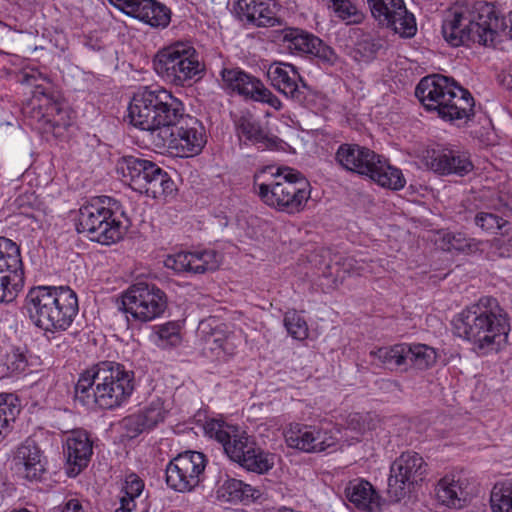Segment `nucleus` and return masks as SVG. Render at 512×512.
<instances>
[{"instance_id":"nucleus-3","label":"nucleus","mask_w":512,"mask_h":512,"mask_svg":"<svg viewBox=\"0 0 512 512\" xmlns=\"http://www.w3.org/2000/svg\"><path fill=\"white\" fill-rule=\"evenodd\" d=\"M505 27V18L499 17L493 4L477 1L471 8L448 10L442 22V35L453 47L469 42L494 46Z\"/></svg>"},{"instance_id":"nucleus-5","label":"nucleus","mask_w":512,"mask_h":512,"mask_svg":"<svg viewBox=\"0 0 512 512\" xmlns=\"http://www.w3.org/2000/svg\"><path fill=\"white\" fill-rule=\"evenodd\" d=\"M415 96L429 112L454 123L474 116V98L452 77L431 74L423 77L415 88Z\"/></svg>"},{"instance_id":"nucleus-22","label":"nucleus","mask_w":512,"mask_h":512,"mask_svg":"<svg viewBox=\"0 0 512 512\" xmlns=\"http://www.w3.org/2000/svg\"><path fill=\"white\" fill-rule=\"evenodd\" d=\"M67 474L76 477L90 462L93 443L84 430H74L66 439Z\"/></svg>"},{"instance_id":"nucleus-18","label":"nucleus","mask_w":512,"mask_h":512,"mask_svg":"<svg viewBox=\"0 0 512 512\" xmlns=\"http://www.w3.org/2000/svg\"><path fill=\"white\" fill-rule=\"evenodd\" d=\"M423 161L428 169L439 175L463 177L474 168L470 156L466 152L439 145L427 149Z\"/></svg>"},{"instance_id":"nucleus-37","label":"nucleus","mask_w":512,"mask_h":512,"mask_svg":"<svg viewBox=\"0 0 512 512\" xmlns=\"http://www.w3.org/2000/svg\"><path fill=\"white\" fill-rule=\"evenodd\" d=\"M17 402L13 394H0V443L10 432V423L15 421L20 412Z\"/></svg>"},{"instance_id":"nucleus-64","label":"nucleus","mask_w":512,"mask_h":512,"mask_svg":"<svg viewBox=\"0 0 512 512\" xmlns=\"http://www.w3.org/2000/svg\"><path fill=\"white\" fill-rule=\"evenodd\" d=\"M352 261H353V259H351V258H347V259H345V262H347V265H348L349 267H351V266H352Z\"/></svg>"},{"instance_id":"nucleus-57","label":"nucleus","mask_w":512,"mask_h":512,"mask_svg":"<svg viewBox=\"0 0 512 512\" xmlns=\"http://www.w3.org/2000/svg\"><path fill=\"white\" fill-rule=\"evenodd\" d=\"M159 338L166 339L171 343L179 340V333L177 331V326L173 323H167L159 327L158 330Z\"/></svg>"},{"instance_id":"nucleus-41","label":"nucleus","mask_w":512,"mask_h":512,"mask_svg":"<svg viewBox=\"0 0 512 512\" xmlns=\"http://www.w3.org/2000/svg\"><path fill=\"white\" fill-rule=\"evenodd\" d=\"M25 284V276L0 274V303L12 302Z\"/></svg>"},{"instance_id":"nucleus-1","label":"nucleus","mask_w":512,"mask_h":512,"mask_svg":"<svg viewBox=\"0 0 512 512\" xmlns=\"http://www.w3.org/2000/svg\"><path fill=\"white\" fill-rule=\"evenodd\" d=\"M135 389L134 371L114 361H101L82 373L75 385V400L101 409L120 407Z\"/></svg>"},{"instance_id":"nucleus-11","label":"nucleus","mask_w":512,"mask_h":512,"mask_svg":"<svg viewBox=\"0 0 512 512\" xmlns=\"http://www.w3.org/2000/svg\"><path fill=\"white\" fill-rule=\"evenodd\" d=\"M117 170L133 190L149 197H166L175 190L169 174L151 160L127 155L121 158Z\"/></svg>"},{"instance_id":"nucleus-52","label":"nucleus","mask_w":512,"mask_h":512,"mask_svg":"<svg viewBox=\"0 0 512 512\" xmlns=\"http://www.w3.org/2000/svg\"><path fill=\"white\" fill-rule=\"evenodd\" d=\"M111 4L124 12L126 15L134 17L140 12V8L145 0H109Z\"/></svg>"},{"instance_id":"nucleus-46","label":"nucleus","mask_w":512,"mask_h":512,"mask_svg":"<svg viewBox=\"0 0 512 512\" xmlns=\"http://www.w3.org/2000/svg\"><path fill=\"white\" fill-rule=\"evenodd\" d=\"M331 3L336 16L347 24L361 22L363 14L350 0H331Z\"/></svg>"},{"instance_id":"nucleus-27","label":"nucleus","mask_w":512,"mask_h":512,"mask_svg":"<svg viewBox=\"0 0 512 512\" xmlns=\"http://www.w3.org/2000/svg\"><path fill=\"white\" fill-rule=\"evenodd\" d=\"M344 494L346 499L356 508L376 512L380 510L381 497L372 484L363 479H353L348 482Z\"/></svg>"},{"instance_id":"nucleus-34","label":"nucleus","mask_w":512,"mask_h":512,"mask_svg":"<svg viewBox=\"0 0 512 512\" xmlns=\"http://www.w3.org/2000/svg\"><path fill=\"white\" fill-rule=\"evenodd\" d=\"M370 356L378 359L389 370H407L406 343L372 350Z\"/></svg>"},{"instance_id":"nucleus-62","label":"nucleus","mask_w":512,"mask_h":512,"mask_svg":"<svg viewBox=\"0 0 512 512\" xmlns=\"http://www.w3.org/2000/svg\"><path fill=\"white\" fill-rule=\"evenodd\" d=\"M508 20L510 22V26L508 27L506 25L505 30L501 31L500 34L504 33L506 36H508L510 39H512V11L508 15Z\"/></svg>"},{"instance_id":"nucleus-35","label":"nucleus","mask_w":512,"mask_h":512,"mask_svg":"<svg viewBox=\"0 0 512 512\" xmlns=\"http://www.w3.org/2000/svg\"><path fill=\"white\" fill-rule=\"evenodd\" d=\"M407 368L411 365L418 369H428L436 363L437 353L425 344H406Z\"/></svg>"},{"instance_id":"nucleus-38","label":"nucleus","mask_w":512,"mask_h":512,"mask_svg":"<svg viewBox=\"0 0 512 512\" xmlns=\"http://www.w3.org/2000/svg\"><path fill=\"white\" fill-rule=\"evenodd\" d=\"M481 201L487 209L498 211L504 215L512 214V195L496 189L483 190Z\"/></svg>"},{"instance_id":"nucleus-14","label":"nucleus","mask_w":512,"mask_h":512,"mask_svg":"<svg viewBox=\"0 0 512 512\" xmlns=\"http://www.w3.org/2000/svg\"><path fill=\"white\" fill-rule=\"evenodd\" d=\"M207 458L199 451H184L166 467L167 485L180 493L193 491L204 479Z\"/></svg>"},{"instance_id":"nucleus-25","label":"nucleus","mask_w":512,"mask_h":512,"mask_svg":"<svg viewBox=\"0 0 512 512\" xmlns=\"http://www.w3.org/2000/svg\"><path fill=\"white\" fill-rule=\"evenodd\" d=\"M235 11L241 21H247L257 27L281 24L268 0H238Z\"/></svg>"},{"instance_id":"nucleus-59","label":"nucleus","mask_w":512,"mask_h":512,"mask_svg":"<svg viewBox=\"0 0 512 512\" xmlns=\"http://www.w3.org/2000/svg\"><path fill=\"white\" fill-rule=\"evenodd\" d=\"M114 512H139V506L131 498L120 499V506Z\"/></svg>"},{"instance_id":"nucleus-61","label":"nucleus","mask_w":512,"mask_h":512,"mask_svg":"<svg viewBox=\"0 0 512 512\" xmlns=\"http://www.w3.org/2000/svg\"><path fill=\"white\" fill-rule=\"evenodd\" d=\"M319 269L321 270V274L324 277H331L335 274L334 267L330 263H326L323 268L319 267Z\"/></svg>"},{"instance_id":"nucleus-10","label":"nucleus","mask_w":512,"mask_h":512,"mask_svg":"<svg viewBox=\"0 0 512 512\" xmlns=\"http://www.w3.org/2000/svg\"><path fill=\"white\" fill-rule=\"evenodd\" d=\"M155 72L166 82L190 87L201 80L206 66L200 53L189 42H174L160 49L153 58Z\"/></svg>"},{"instance_id":"nucleus-32","label":"nucleus","mask_w":512,"mask_h":512,"mask_svg":"<svg viewBox=\"0 0 512 512\" xmlns=\"http://www.w3.org/2000/svg\"><path fill=\"white\" fill-rule=\"evenodd\" d=\"M25 276L20 247L11 239L0 237V274Z\"/></svg>"},{"instance_id":"nucleus-49","label":"nucleus","mask_w":512,"mask_h":512,"mask_svg":"<svg viewBox=\"0 0 512 512\" xmlns=\"http://www.w3.org/2000/svg\"><path fill=\"white\" fill-rule=\"evenodd\" d=\"M313 429V452H323L337 443L333 433L322 428L312 426Z\"/></svg>"},{"instance_id":"nucleus-12","label":"nucleus","mask_w":512,"mask_h":512,"mask_svg":"<svg viewBox=\"0 0 512 512\" xmlns=\"http://www.w3.org/2000/svg\"><path fill=\"white\" fill-rule=\"evenodd\" d=\"M122 309L134 319L149 322L160 317L168 306L166 293L156 284L140 281L122 294Z\"/></svg>"},{"instance_id":"nucleus-33","label":"nucleus","mask_w":512,"mask_h":512,"mask_svg":"<svg viewBox=\"0 0 512 512\" xmlns=\"http://www.w3.org/2000/svg\"><path fill=\"white\" fill-rule=\"evenodd\" d=\"M136 19L153 28H166L171 21V10L156 0H145Z\"/></svg>"},{"instance_id":"nucleus-7","label":"nucleus","mask_w":512,"mask_h":512,"mask_svg":"<svg viewBox=\"0 0 512 512\" xmlns=\"http://www.w3.org/2000/svg\"><path fill=\"white\" fill-rule=\"evenodd\" d=\"M124 215L119 201L107 196L97 197L80 207L76 230L102 245L114 244L126 234L127 225L120 219Z\"/></svg>"},{"instance_id":"nucleus-9","label":"nucleus","mask_w":512,"mask_h":512,"mask_svg":"<svg viewBox=\"0 0 512 512\" xmlns=\"http://www.w3.org/2000/svg\"><path fill=\"white\" fill-rule=\"evenodd\" d=\"M270 183L258 184L257 195L267 206L278 212L294 215L302 212L311 197V185L306 177L288 166L271 172Z\"/></svg>"},{"instance_id":"nucleus-50","label":"nucleus","mask_w":512,"mask_h":512,"mask_svg":"<svg viewBox=\"0 0 512 512\" xmlns=\"http://www.w3.org/2000/svg\"><path fill=\"white\" fill-rule=\"evenodd\" d=\"M191 254L192 252H179L167 259L166 266L179 273H189V268H191L190 261L192 259Z\"/></svg>"},{"instance_id":"nucleus-23","label":"nucleus","mask_w":512,"mask_h":512,"mask_svg":"<svg viewBox=\"0 0 512 512\" xmlns=\"http://www.w3.org/2000/svg\"><path fill=\"white\" fill-rule=\"evenodd\" d=\"M166 415L164 401L161 398H156L138 412L125 417L122 423L127 435L130 438H135L145 431L154 429L165 420Z\"/></svg>"},{"instance_id":"nucleus-56","label":"nucleus","mask_w":512,"mask_h":512,"mask_svg":"<svg viewBox=\"0 0 512 512\" xmlns=\"http://www.w3.org/2000/svg\"><path fill=\"white\" fill-rule=\"evenodd\" d=\"M347 424L350 429L359 433H363L368 428L366 416H363L359 413L350 414L347 420Z\"/></svg>"},{"instance_id":"nucleus-63","label":"nucleus","mask_w":512,"mask_h":512,"mask_svg":"<svg viewBox=\"0 0 512 512\" xmlns=\"http://www.w3.org/2000/svg\"><path fill=\"white\" fill-rule=\"evenodd\" d=\"M24 200H25V197H24V196H20V197L17 199V202H18L19 206H21V207H22V206H24V204H25V201H24Z\"/></svg>"},{"instance_id":"nucleus-40","label":"nucleus","mask_w":512,"mask_h":512,"mask_svg":"<svg viewBox=\"0 0 512 512\" xmlns=\"http://www.w3.org/2000/svg\"><path fill=\"white\" fill-rule=\"evenodd\" d=\"M286 443L289 447L304 452H313V429L312 426H301L296 424L286 434Z\"/></svg>"},{"instance_id":"nucleus-60","label":"nucleus","mask_w":512,"mask_h":512,"mask_svg":"<svg viewBox=\"0 0 512 512\" xmlns=\"http://www.w3.org/2000/svg\"><path fill=\"white\" fill-rule=\"evenodd\" d=\"M62 512H84V509L78 499H70L64 505Z\"/></svg>"},{"instance_id":"nucleus-58","label":"nucleus","mask_w":512,"mask_h":512,"mask_svg":"<svg viewBox=\"0 0 512 512\" xmlns=\"http://www.w3.org/2000/svg\"><path fill=\"white\" fill-rule=\"evenodd\" d=\"M191 268H189V273L193 274H203L206 271V268L204 266V263L202 262L201 257L199 256L198 252H192L191 254Z\"/></svg>"},{"instance_id":"nucleus-31","label":"nucleus","mask_w":512,"mask_h":512,"mask_svg":"<svg viewBox=\"0 0 512 512\" xmlns=\"http://www.w3.org/2000/svg\"><path fill=\"white\" fill-rule=\"evenodd\" d=\"M372 170L368 177L381 187L400 190L406 184L402 171L391 166L387 159L381 155H379Z\"/></svg>"},{"instance_id":"nucleus-29","label":"nucleus","mask_w":512,"mask_h":512,"mask_svg":"<svg viewBox=\"0 0 512 512\" xmlns=\"http://www.w3.org/2000/svg\"><path fill=\"white\" fill-rule=\"evenodd\" d=\"M218 498L227 502L248 504L258 500L262 491L235 478H227L217 490Z\"/></svg>"},{"instance_id":"nucleus-30","label":"nucleus","mask_w":512,"mask_h":512,"mask_svg":"<svg viewBox=\"0 0 512 512\" xmlns=\"http://www.w3.org/2000/svg\"><path fill=\"white\" fill-rule=\"evenodd\" d=\"M469 493L463 488L460 479L443 477L436 486V497L440 503L453 508H462L466 505Z\"/></svg>"},{"instance_id":"nucleus-17","label":"nucleus","mask_w":512,"mask_h":512,"mask_svg":"<svg viewBox=\"0 0 512 512\" xmlns=\"http://www.w3.org/2000/svg\"><path fill=\"white\" fill-rule=\"evenodd\" d=\"M172 133L165 145H154L157 148H175L182 157H191L199 154L206 143L205 131L202 123L195 117L183 115L177 124L170 129Z\"/></svg>"},{"instance_id":"nucleus-54","label":"nucleus","mask_w":512,"mask_h":512,"mask_svg":"<svg viewBox=\"0 0 512 512\" xmlns=\"http://www.w3.org/2000/svg\"><path fill=\"white\" fill-rule=\"evenodd\" d=\"M492 246L499 257L506 258L512 256V237L506 238L502 236L495 238Z\"/></svg>"},{"instance_id":"nucleus-15","label":"nucleus","mask_w":512,"mask_h":512,"mask_svg":"<svg viewBox=\"0 0 512 512\" xmlns=\"http://www.w3.org/2000/svg\"><path fill=\"white\" fill-rule=\"evenodd\" d=\"M280 46L298 56L316 58L320 63L333 66L338 60L334 49L316 35L297 27H285L277 32Z\"/></svg>"},{"instance_id":"nucleus-26","label":"nucleus","mask_w":512,"mask_h":512,"mask_svg":"<svg viewBox=\"0 0 512 512\" xmlns=\"http://www.w3.org/2000/svg\"><path fill=\"white\" fill-rule=\"evenodd\" d=\"M236 135L244 143H250L260 149L272 148L276 139L271 138L265 132L259 120L250 112H243L234 119Z\"/></svg>"},{"instance_id":"nucleus-47","label":"nucleus","mask_w":512,"mask_h":512,"mask_svg":"<svg viewBox=\"0 0 512 512\" xmlns=\"http://www.w3.org/2000/svg\"><path fill=\"white\" fill-rule=\"evenodd\" d=\"M475 225L485 231L502 230L509 226V222L503 217L493 213L480 211L474 217Z\"/></svg>"},{"instance_id":"nucleus-39","label":"nucleus","mask_w":512,"mask_h":512,"mask_svg":"<svg viewBox=\"0 0 512 512\" xmlns=\"http://www.w3.org/2000/svg\"><path fill=\"white\" fill-rule=\"evenodd\" d=\"M403 13L399 15L395 14V17L388 18L381 22L387 28L392 29L395 33L401 37L410 38L413 37L417 31L416 21L412 13H409L404 6Z\"/></svg>"},{"instance_id":"nucleus-51","label":"nucleus","mask_w":512,"mask_h":512,"mask_svg":"<svg viewBox=\"0 0 512 512\" xmlns=\"http://www.w3.org/2000/svg\"><path fill=\"white\" fill-rule=\"evenodd\" d=\"M254 93L252 100L267 103L276 110H280L282 108L281 100L266 88L262 82L260 87L257 91H254Z\"/></svg>"},{"instance_id":"nucleus-36","label":"nucleus","mask_w":512,"mask_h":512,"mask_svg":"<svg viewBox=\"0 0 512 512\" xmlns=\"http://www.w3.org/2000/svg\"><path fill=\"white\" fill-rule=\"evenodd\" d=\"M144 489V481L136 473H130L125 478L123 486L125 495L122 499L128 500L131 498L139 506V512H148V493H144Z\"/></svg>"},{"instance_id":"nucleus-6","label":"nucleus","mask_w":512,"mask_h":512,"mask_svg":"<svg viewBox=\"0 0 512 512\" xmlns=\"http://www.w3.org/2000/svg\"><path fill=\"white\" fill-rule=\"evenodd\" d=\"M33 323L46 332L66 331L79 312L76 293L69 286H35L26 296Z\"/></svg>"},{"instance_id":"nucleus-48","label":"nucleus","mask_w":512,"mask_h":512,"mask_svg":"<svg viewBox=\"0 0 512 512\" xmlns=\"http://www.w3.org/2000/svg\"><path fill=\"white\" fill-rule=\"evenodd\" d=\"M449 250L472 253L478 250L479 243L463 233H447L444 237Z\"/></svg>"},{"instance_id":"nucleus-16","label":"nucleus","mask_w":512,"mask_h":512,"mask_svg":"<svg viewBox=\"0 0 512 512\" xmlns=\"http://www.w3.org/2000/svg\"><path fill=\"white\" fill-rule=\"evenodd\" d=\"M25 82L33 87L31 104L40 110L46 122L54 129L68 128L72 121L71 110L51 84L37 83L36 77L28 74L25 75Z\"/></svg>"},{"instance_id":"nucleus-4","label":"nucleus","mask_w":512,"mask_h":512,"mask_svg":"<svg viewBox=\"0 0 512 512\" xmlns=\"http://www.w3.org/2000/svg\"><path fill=\"white\" fill-rule=\"evenodd\" d=\"M184 105L170 91L144 87L132 98L128 116L133 126L147 131L154 145H165L172 133L170 129L181 119Z\"/></svg>"},{"instance_id":"nucleus-19","label":"nucleus","mask_w":512,"mask_h":512,"mask_svg":"<svg viewBox=\"0 0 512 512\" xmlns=\"http://www.w3.org/2000/svg\"><path fill=\"white\" fill-rule=\"evenodd\" d=\"M267 76L277 91L299 104H304L310 88L296 66L284 62L273 63L268 68Z\"/></svg>"},{"instance_id":"nucleus-45","label":"nucleus","mask_w":512,"mask_h":512,"mask_svg":"<svg viewBox=\"0 0 512 512\" xmlns=\"http://www.w3.org/2000/svg\"><path fill=\"white\" fill-rule=\"evenodd\" d=\"M382 48L380 40L365 35L359 39L354 47V57L356 60L368 62L375 58L378 51Z\"/></svg>"},{"instance_id":"nucleus-55","label":"nucleus","mask_w":512,"mask_h":512,"mask_svg":"<svg viewBox=\"0 0 512 512\" xmlns=\"http://www.w3.org/2000/svg\"><path fill=\"white\" fill-rule=\"evenodd\" d=\"M8 359V368L13 372H23L27 367V359L25 355L20 353L18 350L9 355Z\"/></svg>"},{"instance_id":"nucleus-24","label":"nucleus","mask_w":512,"mask_h":512,"mask_svg":"<svg viewBox=\"0 0 512 512\" xmlns=\"http://www.w3.org/2000/svg\"><path fill=\"white\" fill-rule=\"evenodd\" d=\"M18 473L28 481H41L46 473L45 457L34 440L27 439L16 451Z\"/></svg>"},{"instance_id":"nucleus-43","label":"nucleus","mask_w":512,"mask_h":512,"mask_svg":"<svg viewBox=\"0 0 512 512\" xmlns=\"http://www.w3.org/2000/svg\"><path fill=\"white\" fill-rule=\"evenodd\" d=\"M493 512H512V486L496 484L490 495Z\"/></svg>"},{"instance_id":"nucleus-53","label":"nucleus","mask_w":512,"mask_h":512,"mask_svg":"<svg viewBox=\"0 0 512 512\" xmlns=\"http://www.w3.org/2000/svg\"><path fill=\"white\" fill-rule=\"evenodd\" d=\"M198 254L201 257L207 272L218 269L221 262V257L218 252L215 250H204L198 251Z\"/></svg>"},{"instance_id":"nucleus-28","label":"nucleus","mask_w":512,"mask_h":512,"mask_svg":"<svg viewBox=\"0 0 512 512\" xmlns=\"http://www.w3.org/2000/svg\"><path fill=\"white\" fill-rule=\"evenodd\" d=\"M223 85L246 98L252 99L261 81L238 67L223 68L220 72Z\"/></svg>"},{"instance_id":"nucleus-2","label":"nucleus","mask_w":512,"mask_h":512,"mask_svg":"<svg viewBox=\"0 0 512 512\" xmlns=\"http://www.w3.org/2000/svg\"><path fill=\"white\" fill-rule=\"evenodd\" d=\"M453 326L455 333L471 342L482 355L498 352L510 331L507 315L493 297H482L465 308L454 318Z\"/></svg>"},{"instance_id":"nucleus-8","label":"nucleus","mask_w":512,"mask_h":512,"mask_svg":"<svg viewBox=\"0 0 512 512\" xmlns=\"http://www.w3.org/2000/svg\"><path fill=\"white\" fill-rule=\"evenodd\" d=\"M204 430L207 436L219 442L226 455L247 471L265 474L274 467V455L257 447L256 443L238 427L222 420L207 421Z\"/></svg>"},{"instance_id":"nucleus-42","label":"nucleus","mask_w":512,"mask_h":512,"mask_svg":"<svg viewBox=\"0 0 512 512\" xmlns=\"http://www.w3.org/2000/svg\"><path fill=\"white\" fill-rule=\"evenodd\" d=\"M372 15L381 23L403 13V0H368Z\"/></svg>"},{"instance_id":"nucleus-20","label":"nucleus","mask_w":512,"mask_h":512,"mask_svg":"<svg viewBox=\"0 0 512 512\" xmlns=\"http://www.w3.org/2000/svg\"><path fill=\"white\" fill-rule=\"evenodd\" d=\"M379 154L359 144L343 143L336 153L335 161L346 171L369 176Z\"/></svg>"},{"instance_id":"nucleus-44","label":"nucleus","mask_w":512,"mask_h":512,"mask_svg":"<svg viewBox=\"0 0 512 512\" xmlns=\"http://www.w3.org/2000/svg\"><path fill=\"white\" fill-rule=\"evenodd\" d=\"M284 326L290 336L297 340H305L309 335L308 325L304 317L297 311H287L284 315Z\"/></svg>"},{"instance_id":"nucleus-13","label":"nucleus","mask_w":512,"mask_h":512,"mask_svg":"<svg viewBox=\"0 0 512 512\" xmlns=\"http://www.w3.org/2000/svg\"><path fill=\"white\" fill-rule=\"evenodd\" d=\"M427 463L413 451L403 452L391 465L388 494L393 501H400L422 482L427 474Z\"/></svg>"},{"instance_id":"nucleus-21","label":"nucleus","mask_w":512,"mask_h":512,"mask_svg":"<svg viewBox=\"0 0 512 512\" xmlns=\"http://www.w3.org/2000/svg\"><path fill=\"white\" fill-rule=\"evenodd\" d=\"M214 319L203 321L200 324L201 332L207 347L217 356H233L241 344V335L231 330L225 323H217Z\"/></svg>"}]
</instances>
